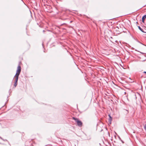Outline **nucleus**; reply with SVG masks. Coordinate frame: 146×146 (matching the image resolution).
<instances>
[{
    "label": "nucleus",
    "instance_id": "1",
    "mask_svg": "<svg viewBox=\"0 0 146 146\" xmlns=\"http://www.w3.org/2000/svg\"><path fill=\"white\" fill-rule=\"evenodd\" d=\"M21 67L20 65H19L17 67V70L16 73L14 77V79H15V82L14 84V86L15 87L17 85L19 76L21 72Z\"/></svg>",
    "mask_w": 146,
    "mask_h": 146
},
{
    "label": "nucleus",
    "instance_id": "2",
    "mask_svg": "<svg viewBox=\"0 0 146 146\" xmlns=\"http://www.w3.org/2000/svg\"><path fill=\"white\" fill-rule=\"evenodd\" d=\"M76 122L77 123V125L78 126L80 127H82V123L78 119L76 121Z\"/></svg>",
    "mask_w": 146,
    "mask_h": 146
},
{
    "label": "nucleus",
    "instance_id": "3",
    "mask_svg": "<svg viewBox=\"0 0 146 146\" xmlns=\"http://www.w3.org/2000/svg\"><path fill=\"white\" fill-rule=\"evenodd\" d=\"M108 116L109 117V122L110 123V124L111 123V121L112 120V117L111 116V115H110L109 114L108 115Z\"/></svg>",
    "mask_w": 146,
    "mask_h": 146
},
{
    "label": "nucleus",
    "instance_id": "4",
    "mask_svg": "<svg viewBox=\"0 0 146 146\" xmlns=\"http://www.w3.org/2000/svg\"><path fill=\"white\" fill-rule=\"evenodd\" d=\"M145 18H146V15H144L142 17V21L143 22V23L144 22L145 20Z\"/></svg>",
    "mask_w": 146,
    "mask_h": 146
},
{
    "label": "nucleus",
    "instance_id": "5",
    "mask_svg": "<svg viewBox=\"0 0 146 146\" xmlns=\"http://www.w3.org/2000/svg\"><path fill=\"white\" fill-rule=\"evenodd\" d=\"M138 28L141 31H142L143 33H145V32L144 31L143 29H142L140 26H138Z\"/></svg>",
    "mask_w": 146,
    "mask_h": 146
},
{
    "label": "nucleus",
    "instance_id": "6",
    "mask_svg": "<svg viewBox=\"0 0 146 146\" xmlns=\"http://www.w3.org/2000/svg\"><path fill=\"white\" fill-rule=\"evenodd\" d=\"M72 118L74 120H75L76 122V121L78 119L77 118H76L74 117H73Z\"/></svg>",
    "mask_w": 146,
    "mask_h": 146
},
{
    "label": "nucleus",
    "instance_id": "7",
    "mask_svg": "<svg viewBox=\"0 0 146 146\" xmlns=\"http://www.w3.org/2000/svg\"><path fill=\"white\" fill-rule=\"evenodd\" d=\"M144 128L146 131V124L144 125Z\"/></svg>",
    "mask_w": 146,
    "mask_h": 146
},
{
    "label": "nucleus",
    "instance_id": "8",
    "mask_svg": "<svg viewBox=\"0 0 146 146\" xmlns=\"http://www.w3.org/2000/svg\"><path fill=\"white\" fill-rule=\"evenodd\" d=\"M0 138L4 141L3 139L1 137H0Z\"/></svg>",
    "mask_w": 146,
    "mask_h": 146
},
{
    "label": "nucleus",
    "instance_id": "9",
    "mask_svg": "<svg viewBox=\"0 0 146 146\" xmlns=\"http://www.w3.org/2000/svg\"><path fill=\"white\" fill-rule=\"evenodd\" d=\"M143 73H145V74H146V72H143Z\"/></svg>",
    "mask_w": 146,
    "mask_h": 146
},
{
    "label": "nucleus",
    "instance_id": "10",
    "mask_svg": "<svg viewBox=\"0 0 146 146\" xmlns=\"http://www.w3.org/2000/svg\"><path fill=\"white\" fill-rule=\"evenodd\" d=\"M121 141L123 143H124L123 142V141L122 140H121Z\"/></svg>",
    "mask_w": 146,
    "mask_h": 146
}]
</instances>
